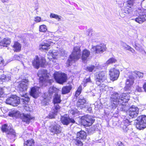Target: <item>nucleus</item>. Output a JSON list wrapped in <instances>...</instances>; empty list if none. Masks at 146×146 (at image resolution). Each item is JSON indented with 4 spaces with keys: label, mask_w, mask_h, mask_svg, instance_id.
I'll use <instances>...</instances> for the list:
<instances>
[{
    "label": "nucleus",
    "mask_w": 146,
    "mask_h": 146,
    "mask_svg": "<svg viewBox=\"0 0 146 146\" xmlns=\"http://www.w3.org/2000/svg\"><path fill=\"white\" fill-rule=\"evenodd\" d=\"M70 113H72V114H74L75 113V112L73 110H71Z\"/></svg>",
    "instance_id": "nucleus-58"
},
{
    "label": "nucleus",
    "mask_w": 146,
    "mask_h": 146,
    "mask_svg": "<svg viewBox=\"0 0 146 146\" xmlns=\"http://www.w3.org/2000/svg\"><path fill=\"white\" fill-rule=\"evenodd\" d=\"M61 122L64 124L68 125L70 123H74L75 121L69 117H65L64 116L62 117L61 119Z\"/></svg>",
    "instance_id": "nucleus-23"
},
{
    "label": "nucleus",
    "mask_w": 146,
    "mask_h": 146,
    "mask_svg": "<svg viewBox=\"0 0 146 146\" xmlns=\"http://www.w3.org/2000/svg\"><path fill=\"white\" fill-rule=\"evenodd\" d=\"M13 47V48L14 50L16 52L20 51L21 48V44L18 42H15Z\"/></svg>",
    "instance_id": "nucleus-28"
},
{
    "label": "nucleus",
    "mask_w": 146,
    "mask_h": 146,
    "mask_svg": "<svg viewBox=\"0 0 146 146\" xmlns=\"http://www.w3.org/2000/svg\"><path fill=\"white\" fill-rule=\"evenodd\" d=\"M39 28V31L41 32H44L47 30L46 26L44 25L40 26Z\"/></svg>",
    "instance_id": "nucleus-39"
},
{
    "label": "nucleus",
    "mask_w": 146,
    "mask_h": 146,
    "mask_svg": "<svg viewBox=\"0 0 146 146\" xmlns=\"http://www.w3.org/2000/svg\"><path fill=\"white\" fill-rule=\"evenodd\" d=\"M20 98L15 95H12L6 100V103L14 106H17L20 103Z\"/></svg>",
    "instance_id": "nucleus-9"
},
{
    "label": "nucleus",
    "mask_w": 146,
    "mask_h": 146,
    "mask_svg": "<svg viewBox=\"0 0 146 146\" xmlns=\"http://www.w3.org/2000/svg\"><path fill=\"white\" fill-rule=\"evenodd\" d=\"M137 90L139 92H141L142 91V89L141 88L138 87Z\"/></svg>",
    "instance_id": "nucleus-57"
},
{
    "label": "nucleus",
    "mask_w": 146,
    "mask_h": 146,
    "mask_svg": "<svg viewBox=\"0 0 146 146\" xmlns=\"http://www.w3.org/2000/svg\"><path fill=\"white\" fill-rule=\"evenodd\" d=\"M37 75L40 78V79L42 77L44 80H48V82L47 83L50 84L53 82V80L51 79H48L50 78V76L49 74L47 73V70H42L39 71Z\"/></svg>",
    "instance_id": "nucleus-14"
},
{
    "label": "nucleus",
    "mask_w": 146,
    "mask_h": 146,
    "mask_svg": "<svg viewBox=\"0 0 146 146\" xmlns=\"http://www.w3.org/2000/svg\"><path fill=\"white\" fill-rule=\"evenodd\" d=\"M129 114L131 118L136 117L139 112V109L137 106H133L129 109Z\"/></svg>",
    "instance_id": "nucleus-16"
},
{
    "label": "nucleus",
    "mask_w": 146,
    "mask_h": 146,
    "mask_svg": "<svg viewBox=\"0 0 146 146\" xmlns=\"http://www.w3.org/2000/svg\"><path fill=\"white\" fill-rule=\"evenodd\" d=\"M50 130L51 133L57 135L60 134L61 132L62 128L58 125H54L50 126Z\"/></svg>",
    "instance_id": "nucleus-18"
},
{
    "label": "nucleus",
    "mask_w": 146,
    "mask_h": 146,
    "mask_svg": "<svg viewBox=\"0 0 146 146\" xmlns=\"http://www.w3.org/2000/svg\"><path fill=\"white\" fill-rule=\"evenodd\" d=\"M60 95L56 93L53 99L54 103H59L61 102Z\"/></svg>",
    "instance_id": "nucleus-30"
},
{
    "label": "nucleus",
    "mask_w": 146,
    "mask_h": 146,
    "mask_svg": "<svg viewBox=\"0 0 146 146\" xmlns=\"http://www.w3.org/2000/svg\"><path fill=\"white\" fill-rule=\"evenodd\" d=\"M5 95L3 89L0 88V98L3 97Z\"/></svg>",
    "instance_id": "nucleus-45"
},
{
    "label": "nucleus",
    "mask_w": 146,
    "mask_h": 146,
    "mask_svg": "<svg viewBox=\"0 0 146 146\" xmlns=\"http://www.w3.org/2000/svg\"><path fill=\"white\" fill-rule=\"evenodd\" d=\"M95 119L89 115H84L81 117V122L84 126L91 125L94 122Z\"/></svg>",
    "instance_id": "nucleus-13"
},
{
    "label": "nucleus",
    "mask_w": 146,
    "mask_h": 146,
    "mask_svg": "<svg viewBox=\"0 0 146 146\" xmlns=\"http://www.w3.org/2000/svg\"><path fill=\"white\" fill-rule=\"evenodd\" d=\"M86 133L84 131H81L78 132L76 134V138L77 139L78 138L79 139H85L86 137Z\"/></svg>",
    "instance_id": "nucleus-25"
},
{
    "label": "nucleus",
    "mask_w": 146,
    "mask_h": 146,
    "mask_svg": "<svg viewBox=\"0 0 146 146\" xmlns=\"http://www.w3.org/2000/svg\"><path fill=\"white\" fill-rule=\"evenodd\" d=\"M135 0H128V4L130 5H132Z\"/></svg>",
    "instance_id": "nucleus-52"
},
{
    "label": "nucleus",
    "mask_w": 146,
    "mask_h": 146,
    "mask_svg": "<svg viewBox=\"0 0 146 146\" xmlns=\"http://www.w3.org/2000/svg\"><path fill=\"white\" fill-rule=\"evenodd\" d=\"M53 75L56 81L59 84H62L66 81V76L65 73L60 74L56 72Z\"/></svg>",
    "instance_id": "nucleus-12"
},
{
    "label": "nucleus",
    "mask_w": 146,
    "mask_h": 146,
    "mask_svg": "<svg viewBox=\"0 0 146 146\" xmlns=\"http://www.w3.org/2000/svg\"><path fill=\"white\" fill-rule=\"evenodd\" d=\"M121 45L123 47H124V48L126 49H127V48H128V47H127V46H129L127 45L125 43L123 42H122V43Z\"/></svg>",
    "instance_id": "nucleus-53"
},
{
    "label": "nucleus",
    "mask_w": 146,
    "mask_h": 146,
    "mask_svg": "<svg viewBox=\"0 0 146 146\" xmlns=\"http://www.w3.org/2000/svg\"><path fill=\"white\" fill-rule=\"evenodd\" d=\"M143 87L144 90L146 92V82L144 84Z\"/></svg>",
    "instance_id": "nucleus-55"
},
{
    "label": "nucleus",
    "mask_w": 146,
    "mask_h": 146,
    "mask_svg": "<svg viewBox=\"0 0 146 146\" xmlns=\"http://www.w3.org/2000/svg\"><path fill=\"white\" fill-rule=\"evenodd\" d=\"M41 20V18L40 17H36L34 19L35 21L36 22H39Z\"/></svg>",
    "instance_id": "nucleus-51"
},
{
    "label": "nucleus",
    "mask_w": 146,
    "mask_h": 146,
    "mask_svg": "<svg viewBox=\"0 0 146 146\" xmlns=\"http://www.w3.org/2000/svg\"><path fill=\"white\" fill-rule=\"evenodd\" d=\"M1 130L3 132L7 133V137L11 139H13L14 141L15 137V132L12 128L8 127L7 124H5L2 125L1 127Z\"/></svg>",
    "instance_id": "nucleus-5"
},
{
    "label": "nucleus",
    "mask_w": 146,
    "mask_h": 146,
    "mask_svg": "<svg viewBox=\"0 0 146 146\" xmlns=\"http://www.w3.org/2000/svg\"><path fill=\"white\" fill-rule=\"evenodd\" d=\"M135 21L140 24L142 23L146 20V15L143 13L139 14V15L134 19Z\"/></svg>",
    "instance_id": "nucleus-24"
},
{
    "label": "nucleus",
    "mask_w": 146,
    "mask_h": 146,
    "mask_svg": "<svg viewBox=\"0 0 146 146\" xmlns=\"http://www.w3.org/2000/svg\"><path fill=\"white\" fill-rule=\"evenodd\" d=\"M91 82V80L90 77H89L88 78H86L84 80V82L85 83H86L88 82Z\"/></svg>",
    "instance_id": "nucleus-49"
},
{
    "label": "nucleus",
    "mask_w": 146,
    "mask_h": 146,
    "mask_svg": "<svg viewBox=\"0 0 146 146\" xmlns=\"http://www.w3.org/2000/svg\"><path fill=\"white\" fill-rule=\"evenodd\" d=\"M86 102L85 99L84 97L80 96L77 102L76 106L80 109L84 108L85 107Z\"/></svg>",
    "instance_id": "nucleus-19"
},
{
    "label": "nucleus",
    "mask_w": 146,
    "mask_h": 146,
    "mask_svg": "<svg viewBox=\"0 0 146 146\" xmlns=\"http://www.w3.org/2000/svg\"><path fill=\"white\" fill-rule=\"evenodd\" d=\"M57 89L53 86L50 87L48 90V94H45V96L44 100L42 101V104L44 105H47V103L51 98L53 93H56L58 92Z\"/></svg>",
    "instance_id": "nucleus-6"
},
{
    "label": "nucleus",
    "mask_w": 146,
    "mask_h": 146,
    "mask_svg": "<svg viewBox=\"0 0 146 146\" xmlns=\"http://www.w3.org/2000/svg\"><path fill=\"white\" fill-rule=\"evenodd\" d=\"M99 86H100L101 88H100V90L103 91H107L108 90V87L107 86H105L103 84H100V85Z\"/></svg>",
    "instance_id": "nucleus-41"
},
{
    "label": "nucleus",
    "mask_w": 146,
    "mask_h": 146,
    "mask_svg": "<svg viewBox=\"0 0 146 146\" xmlns=\"http://www.w3.org/2000/svg\"><path fill=\"white\" fill-rule=\"evenodd\" d=\"M117 145L118 146H124L122 143L120 141L118 142L117 143Z\"/></svg>",
    "instance_id": "nucleus-54"
},
{
    "label": "nucleus",
    "mask_w": 146,
    "mask_h": 146,
    "mask_svg": "<svg viewBox=\"0 0 146 146\" xmlns=\"http://www.w3.org/2000/svg\"><path fill=\"white\" fill-rule=\"evenodd\" d=\"M65 54V50L62 49H60L59 51L55 50H50L48 54V58L49 59H51L52 58L57 59L59 56H63Z\"/></svg>",
    "instance_id": "nucleus-7"
},
{
    "label": "nucleus",
    "mask_w": 146,
    "mask_h": 146,
    "mask_svg": "<svg viewBox=\"0 0 146 146\" xmlns=\"http://www.w3.org/2000/svg\"><path fill=\"white\" fill-rule=\"evenodd\" d=\"M6 65V63H5V62L1 57H0V66H4Z\"/></svg>",
    "instance_id": "nucleus-43"
},
{
    "label": "nucleus",
    "mask_w": 146,
    "mask_h": 146,
    "mask_svg": "<svg viewBox=\"0 0 146 146\" xmlns=\"http://www.w3.org/2000/svg\"><path fill=\"white\" fill-rule=\"evenodd\" d=\"M56 113H55L54 111H52L50 113L48 117L50 119L53 118H54L55 116L56 115Z\"/></svg>",
    "instance_id": "nucleus-37"
},
{
    "label": "nucleus",
    "mask_w": 146,
    "mask_h": 146,
    "mask_svg": "<svg viewBox=\"0 0 146 146\" xmlns=\"http://www.w3.org/2000/svg\"><path fill=\"white\" fill-rule=\"evenodd\" d=\"M136 127L139 129H141L146 127V116L141 115L137 119Z\"/></svg>",
    "instance_id": "nucleus-11"
},
{
    "label": "nucleus",
    "mask_w": 146,
    "mask_h": 146,
    "mask_svg": "<svg viewBox=\"0 0 146 146\" xmlns=\"http://www.w3.org/2000/svg\"><path fill=\"white\" fill-rule=\"evenodd\" d=\"M72 88V87L70 86H66L62 88V94H64L70 92Z\"/></svg>",
    "instance_id": "nucleus-29"
},
{
    "label": "nucleus",
    "mask_w": 146,
    "mask_h": 146,
    "mask_svg": "<svg viewBox=\"0 0 146 146\" xmlns=\"http://www.w3.org/2000/svg\"><path fill=\"white\" fill-rule=\"evenodd\" d=\"M45 42L46 43H48L50 44L49 46H50V45H52L53 44L55 43V41L53 40L50 39L48 40H47L45 41Z\"/></svg>",
    "instance_id": "nucleus-44"
},
{
    "label": "nucleus",
    "mask_w": 146,
    "mask_h": 146,
    "mask_svg": "<svg viewBox=\"0 0 146 146\" xmlns=\"http://www.w3.org/2000/svg\"><path fill=\"white\" fill-rule=\"evenodd\" d=\"M135 49L137 50L141 51L142 50V46L140 44L136 43H135Z\"/></svg>",
    "instance_id": "nucleus-33"
},
{
    "label": "nucleus",
    "mask_w": 146,
    "mask_h": 146,
    "mask_svg": "<svg viewBox=\"0 0 146 146\" xmlns=\"http://www.w3.org/2000/svg\"><path fill=\"white\" fill-rule=\"evenodd\" d=\"M95 67V66H94L91 65L88 66L86 68V70L90 72H92L94 69Z\"/></svg>",
    "instance_id": "nucleus-42"
},
{
    "label": "nucleus",
    "mask_w": 146,
    "mask_h": 146,
    "mask_svg": "<svg viewBox=\"0 0 146 146\" xmlns=\"http://www.w3.org/2000/svg\"><path fill=\"white\" fill-rule=\"evenodd\" d=\"M11 42L10 39L7 38H4L3 41H2L0 38V45L3 46H7Z\"/></svg>",
    "instance_id": "nucleus-27"
},
{
    "label": "nucleus",
    "mask_w": 146,
    "mask_h": 146,
    "mask_svg": "<svg viewBox=\"0 0 146 146\" xmlns=\"http://www.w3.org/2000/svg\"><path fill=\"white\" fill-rule=\"evenodd\" d=\"M122 129L124 133H127L129 135H130L133 133L131 125L130 124L128 120L127 119L124 121Z\"/></svg>",
    "instance_id": "nucleus-15"
},
{
    "label": "nucleus",
    "mask_w": 146,
    "mask_h": 146,
    "mask_svg": "<svg viewBox=\"0 0 146 146\" xmlns=\"http://www.w3.org/2000/svg\"><path fill=\"white\" fill-rule=\"evenodd\" d=\"M81 53L80 47L78 46H74L71 54L70 55V57L67 61V66L79 59L81 57Z\"/></svg>",
    "instance_id": "nucleus-3"
},
{
    "label": "nucleus",
    "mask_w": 146,
    "mask_h": 146,
    "mask_svg": "<svg viewBox=\"0 0 146 146\" xmlns=\"http://www.w3.org/2000/svg\"><path fill=\"white\" fill-rule=\"evenodd\" d=\"M9 115L10 117H16L17 115V113L15 111H12L10 112L9 114Z\"/></svg>",
    "instance_id": "nucleus-46"
},
{
    "label": "nucleus",
    "mask_w": 146,
    "mask_h": 146,
    "mask_svg": "<svg viewBox=\"0 0 146 146\" xmlns=\"http://www.w3.org/2000/svg\"><path fill=\"white\" fill-rule=\"evenodd\" d=\"M131 75L129 76V78L127 80L126 82V88H129V87L132 85L134 82L135 78L137 76L139 78H142L143 76V73L141 72L137 71L132 72Z\"/></svg>",
    "instance_id": "nucleus-4"
},
{
    "label": "nucleus",
    "mask_w": 146,
    "mask_h": 146,
    "mask_svg": "<svg viewBox=\"0 0 146 146\" xmlns=\"http://www.w3.org/2000/svg\"><path fill=\"white\" fill-rule=\"evenodd\" d=\"M1 78L2 79L4 80L5 81H8L10 80L11 77L9 75H4L2 76Z\"/></svg>",
    "instance_id": "nucleus-34"
},
{
    "label": "nucleus",
    "mask_w": 146,
    "mask_h": 146,
    "mask_svg": "<svg viewBox=\"0 0 146 146\" xmlns=\"http://www.w3.org/2000/svg\"><path fill=\"white\" fill-rule=\"evenodd\" d=\"M54 111L55 112V113H57V112L60 110V107L58 104V103H54Z\"/></svg>",
    "instance_id": "nucleus-36"
},
{
    "label": "nucleus",
    "mask_w": 146,
    "mask_h": 146,
    "mask_svg": "<svg viewBox=\"0 0 146 146\" xmlns=\"http://www.w3.org/2000/svg\"><path fill=\"white\" fill-rule=\"evenodd\" d=\"M90 55V51L87 49H84L82 51V60L84 61H86Z\"/></svg>",
    "instance_id": "nucleus-26"
},
{
    "label": "nucleus",
    "mask_w": 146,
    "mask_h": 146,
    "mask_svg": "<svg viewBox=\"0 0 146 146\" xmlns=\"http://www.w3.org/2000/svg\"><path fill=\"white\" fill-rule=\"evenodd\" d=\"M34 143L33 139L28 140L25 142L24 146H34Z\"/></svg>",
    "instance_id": "nucleus-32"
},
{
    "label": "nucleus",
    "mask_w": 146,
    "mask_h": 146,
    "mask_svg": "<svg viewBox=\"0 0 146 146\" xmlns=\"http://www.w3.org/2000/svg\"><path fill=\"white\" fill-rule=\"evenodd\" d=\"M81 91L82 87L81 86H79L76 92L75 96L76 97H78L81 93Z\"/></svg>",
    "instance_id": "nucleus-40"
},
{
    "label": "nucleus",
    "mask_w": 146,
    "mask_h": 146,
    "mask_svg": "<svg viewBox=\"0 0 146 146\" xmlns=\"http://www.w3.org/2000/svg\"><path fill=\"white\" fill-rule=\"evenodd\" d=\"M32 62L33 66L38 69L40 66L41 67L44 66L46 60L44 57H41L39 58L38 56H36Z\"/></svg>",
    "instance_id": "nucleus-10"
},
{
    "label": "nucleus",
    "mask_w": 146,
    "mask_h": 146,
    "mask_svg": "<svg viewBox=\"0 0 146 146\" xmlns=\"http://www.w3.org/2000/svg\"><path fill=\"white\" fill-rule=\"evenodd\" d=\"M106 50V46L103 44H100L98 45L93 47L92 51H95L96 53H102Z\"/></svg>",
    "instance_id": "nucleus-20"
},
{
    "label": "nucleus",
    "mask_w": 146,
    "mask_h": 146,
    "mask_svg": "<svg viewBox=\"0 0 146 146\" xmlns=\"http://www.w3.org/2000/svg\"><path fill=\"white\" fill-rule=\"evenodd\" d=\"M129 99V97L128 94L123 93L121 95L116 92H114L111 95V107L113 109L116 108L118 104H122L123 105V103L127 102Z\"/></svg>",
    "instance_id": "nucleus-1"
},
{
    "label": "nucleus",
    "mask_w": 146,
    "mask_h": 146,
    "mask_svg": "<svg viewBox=\"0 0 146 146\" xmlns=\"http://www.w3.org/2000/svg\"><path fill=\"white\" fill-rule=\"evenodd\" d=\"M21 55H20V56L17 55H15L14 56V59L15 60H19L21 59Z\"/></svg>",
    "instance_id": "nucleus-48"
},
{
    "label": "nucleus",
    "mask_w": 146,
    "mask_h": 146,
    "mask_svg": "<svg viewBox=\"0 0 146 146\" xmlns=\"http://www.w3.org/2000/svg\"><path fill=\"white\" fill-rule=\"evenodd\" d=\"M39 88L35 86L32 87L31 90L30 94L31 96L35 98H37L40 93L39 91Z\"/></svg>",
    "instance_id": "nucleus-21"
},
{
    "label": "nucleus",
    "mask_w": 146,
    "mask_h": 146,
    "mask_svg": "<svg viewBox=\"0 0 146 146\" xmlns=\"http://www.w3.org/2000/svg\"><path fill=\"white\" fill-rule=\"evenodd\" d=\"M29 82L28 79L23 80L21 81L17 87V90L21 96L20 99L23 104H27L30 100L29 98L25 92L28 88Z\"/></svg>",
    "instance_id": "nucleus-2"
},
{
    "label": "nucleus",
    "mask_w": 146,
    "mask_h": 146,
    "mask_svg": "<svg viewBox=\"0 0 146 146\" xmlns=\"http://www.w3.org/2000/svg\"><path fill=\"white\" fill-rule=\"evenodd\" d=\"M1 1L2 2L4 3H8L9 1V0H1Z\"/></svg>",
    "instance_id": "nucleus-56"
},
{
    "label": "nucleus",
    "mask_w": 146,
    "mask_h": 146,
    "mask_svg": "<svg viewBox=\"0 0 146 146\" xmlns=\"http://www.w3.org/2000/svg\"><path fill=\"white\" fill-rule=\"evenodd\" d=\"M96 84L98 86L100 85V83L104 82L107 78L106 72L101 71L96 73L95 75Z\"/></svg>",
    "instance_id": "nucleus-8"
},
{
    "label": "nucleus",
    "mask_w": 146,
    "mask_h": 146,
    "mask_svg": "<svg viewBox=\"0 0 146 146\" xmlns=\"http://www.w3.org/2000/svg\"><path fill=\"white\" fill-rule=\"evenodd\" d=\"M119 71L115 68L111 69L109 71V75L112 80H117L119 76Z\"/></svg>",
    "instance_id": "nucleus-17"
},
{
    "label": "nucleus",
    "mask_w": 146,
    "mask_h": 146,
    "mask_svg": "<svg viewBox=\"0 0 146 146\" xmlns=\"http://www.w3.org/2000/svg\"><path fill=\"white\" fill-rule=\"evenodd\" d=\"M116 61V60L114 58H110L106 62L107 64H111L113 63H115Z\"/></svg>",
    "instance_id": "nucleus-38"
},
{
    "label": "nucleus",
    "mask_w": 146,
    "mask_h": 146,
    "mask_svg": "<svg viewBox=\"0 0 146 146\" xmlns=\"http://www.w3.org/2000/svg\"><path fill=\"white\" fill-rule=\"evenodd\" d=\"M60 16L53 13H51L50 15V18H55L58 21L60 19Z\"/></svg>",
    "instance_id": "nucleus-35"
},
{
    "label": "nucleus",
    "mask_w": 146,
    "mask_h": 146,
    "mask_svg": "<svg viewBox=\"0 0 146 146\" xmlns=\"http://www.w3.org/2000/svg\"><path fill=\"white\" fill-rule=\"evenodd\" d=\"M20 117L23 121L27 123H29L32 118L30 114L23 113L20 115Z\"/></svg>",
    "instance_id": "nucleus-22"
},
{
    "label": "nucleus",
    "mask_w": 146,
    "mask_h": 146,
    "mask_svg": "<svg viewBox=\"0 0 146 146\" xmlns=\"http://www.w3.org/2000/svg\"><path fill=\"white\" fill-rule=\"evenodd\" d=\"M75 144L76 145H78V146H82L83 145V143L80 141H79L78 140H76V142Z\"/></svg>",
    "instance_id": "nucleus-47"
},
{
    "label": "nucleus",
    "mask_w": 146,
    "mask_h": 146,
    "mask_svg": "<svg viewBox=\"0 0 146 146\" xmlns=\"http://www.w3.org/2000/svg\"><path fill=\"white\" fill-rule=\"evenodd\" d=\"M127 47H128V48H127L126 50H129L131 52L133 53L135 52V50L129 46H127Z\"/></svg>",
    "instance_id": "nucleus-50"
},
{
    "label": "nucleus",
    "mask_w": 146,
    "mask_h": 146,
    "mask_svg": "<svg viewBox=\"0 0 146 146\" xmlns=\"http://www.w3.org/2000/svg\"><path fill=\"white\" fill-rule=\"evenodd\" d=\"M50 44L46 43L45 41L42 43L39 46L40 48L42 49L47 50L48 47L49 46Z\"/></svg>",
    "instance_id": "nucleus-31"
}]
</instances>
